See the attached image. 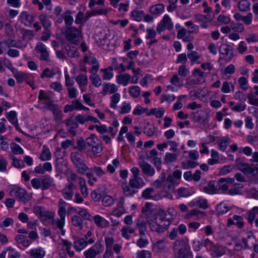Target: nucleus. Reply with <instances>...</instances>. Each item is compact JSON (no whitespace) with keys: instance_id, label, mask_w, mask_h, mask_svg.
I'll return each instance as SVG.
<instances>
[{"instance_id":"obj_4","label":"nucleus","mask_w":258,"mask_h":258,"mask_svg":"<svg viewBox=\"0 0 258 258\" xmlns=\"http://www.w3.org/2000/svg\"><path fill=\"white\" fill-rule=\"evenodd\" d=\"M106 250L103 254L104 258L109 257L113 254V251L119 254L122 248L120 244L114 243L115 240L112 236H106L104 237Z\"/></svg>"},{"instance_id":"obj_11","label":"nucleus","mask_w":258,"mask_h":258,"mask_svg":"<svg viewBox=\"0 0 258 258\" xmlns=\"http://www.w3.org/2000/svg\"><path fill=\"white\" fill-rule=\"evenodd\" d=\"M103 251V246L100 242H97L93 246L85 251L84 255L86 258H94Z\"/></svg>"},{"instance_id":"obj_1","label":"nucleus","mask_w":258,"mask_h":258,"mask_svg":"<svg viewBox=\"0 0 258 258\" xmlns=\"http://www.w3.org/2000/svg\"><path fill=\"white\" fill-rule=\"evenodd\" d=\"M170 220L166 218V213L164 211H160L156 218L150 222V229L157 233H163L168 229Z\"/></svg>"},{"instance_id":"obj_32","label":"nucleus","mask_w":258,"mask_h":258,"mask_svg":"<svg viewBox=\"0 0 258 258\" xmlns=\"http://www.w3.org/2000/svg\"><path fill=\"white\" fill-rule=\"evenodd\" d=\"M29 254L33 258H43L45 256V252L42 247H39L31 249Z\"/></svg>"},{"instance_id":"obj_53","label":"nucleus","mask_w":258,"mask_h":258,"mask_svg":"<svg viewBox=\"0 0 258 258\" xmlns=\"http://www.w3.org/2000/svg\"><path fill=\"white\" fill-rule=\"evenodd\" d=\"M120 111L119 113L120 114H127L129 113L132 109V106L131 103L124 101L122 103L121 106L120 107Z\"/></svg>"},{"instance_id":"obj_45","label":"nucleus","mask_w":258,"mask_h":258,"mask_svg":"<svg viewBox=\"0 0 258 258\" xmlns=\"http://www.w3.org/2000/svg\"><path fill=\"white\" fill-rule=\"evenodd\" d=\"M98 43L99 46L104 49L107 50L109 48L110 41L107 34H105L103 38L100 39Z\"/></svg>"},{"instance_id":"obj_62","label":"nucleus","mask_w":258,"mask_h":258,"mask_svg":"<svg viewBox=\"0 0 258 258\" xmlns=\"http://www.w3.org/2000/svg\"><path fill=\"white\" fill-rule=\"evenodd\" d=\"M55 75V73L53 70H51L49 68H45L40 75V78L43 79L44 78H51L53 77Z\"/></svg>"},{"instance_id":"obj_33","label":"nucleus","mask_w":258,"mask_h":258,"mask_svg":"<svg viewBox=\"0 0 258 258\" xmlns=\"http://www.w3.org/2000/svg\"><path fill=\"white\" fill-rule=\"evenodd\" d=\"M187 56L192 64L195 63L199 64L201 63V61L199 60L201 58V55H200L197 51H190L187 52Z\"/></svg>"},{"instance_id":"obj_17","label":"nucleus","mask_w":258,"mask_h":258,"mask_svg":"<svg viewBox=\"0 0 258 258\" xmlns=\"http://www.w3.org/2000/svg\"><path fill=\"white\" fill-rule=\"evenodd\" d=\"M201 190L206 194L214 195L218 192L216 181H210L208 184L202 187Z\"/></svg>"},{"instance_id":"obj_25","label":"nucleus","mask_w":258,"mask_h":258,"mask_svg":"<svg viewBox=\"0 0 258 258\" xmlns=\"http://www.w3.org/2000/svg\"><path fill=\"white\" fill-rule=\"evenodd\" d=\"M253 89L255 90L253 93L251 91L247 94L248 102L250 104L258 106V98H255L254 96H258V86H254Z\"/></svg>"},{"instance_id":"obj_50","label":"nucleus","mask_w":258,"mask_h":258,"mask_svg":"<svg viewBox=\"0 0 258 258\" xmlns=\"http://www.w3.org/2000/svg\"><path fill=\"white\" fill-rule=\"evenodd\" d=\"M12 73L14 74V77L19 83H22L27 78L26 75L22 72L19 71L17 69L14 70Z\"/></svg>"},{"instance_id":"obj_29","label":"nucleus","mask_w":258,"mask_h":258,"mask_svg":"<svg viewBox=\"0 0 258 258\" xmlns=\"http://www.w3.org/2000/svg\"><path fill=\"white\" fill-rule=\"evenodd\" d=\"M145 16V12L143 10L135 9L131 14L132 20L137 22H141Z\"/></svg>"},{"instance_id":"obj_44","label":"nucleus","mask_w":258,"mask_h":258,"mask_svg":"<svg viewBox=\"0 0 258 258\" xmlns=\"http://www.w3.org/2000/svg\"><path fill=\"white\" fill-rule=\"evenodd\" d=\"M120 99V95L118 93H114L110 97V107L113 109L117 108V104Z\"/></svg>"},{"instance_id":"obj_38","label":"nucleus","mask_w":258,"mask_h":258,"mask_svg":"<svg viewBox=\"0 0 258 258\" xmlns=\"http://www.w3.org/2000/svg\"><path fill=\"white\" fill-rule=\"evenodd\" d=\"M241 12H247L250 10V3L248 0H239L237 5Z\"/></svg>"},{"instance_id":"obj_13","label":"nucleus","mask_w":258,"mask_h":258,"mask_svg":"<svg viewBox=\"0 0 258 258\" xmlns=\"http://www.w3.org/2000/svg\"><path fill=\"white\" fill-rule=\"evenodd\" d=\"M234 182V178L226 177L221 178L218 181H216L217 188L218 192L220 190L223 191H228L229 187Z\"/></svg>"},{"instance_id":"obj_6","label":"nucleus","mask_w":258,"mask_h":258,"mask_svg":"<svg viewBox=\"0 0 258 258\" xmlns=\"http://www.w3.org/2000/svg\"><path fill=\"white\" fill-rule=\"evenodd\" d=\"M235 164L237 168L248 177H252L258 174V168L253 164L244 162L240 159H236Z\"/></svg>"},{"instance_id":"obj_9","label":"nucleus","mask_w":258,"mask_h":258,"mask_svg":"<svg viewBox=\"0 0 258 258\" xmlns=\"http://www.w3.org/2000/svg\"><path fill=\"white\" fill-rule=\"evenodd\" d=\"M52 95L51 92H46L41 90L39 91L38 96V100L42 101L45 105V107L49 108L51 106L53 105V101L52 100Z\"/></svg>"},{"instance_id":"obj_37","label":"nucleus","mask_w":258,"mask_h":258,"mask_svg":"<svg viewBox=\"0 0 258 258\" xmlns=\"http://www.w3.org/2000/svg\"><path fill=\"white\" fill-rule=\"evenodd\" d=\"M232 207L227 203L222 202L220 203L217 207V211L219 214H224L229 211Z\"/></svg>"},{"instance_id":"obj_59","label":"nucleus","mask_w":258,"mask_h":258,"mask_svg":"<svg viewBox=\"0 0 258 258\" xmlns=\"http://www.w3.org/2000/svg\"><path fill=\"white\" fill-rule=\"evenodd\" d=\"M112 164H108L107 166V170L109 173L113 174L115 171V168L119 165V162L117 159H114L112 162Z\"/></svg>"},{"instance_id":"obj_51","label":"nucleus","mask_w":258,"mask_h":258,"mask_svg":"<svg viewBox=\"0 0 258 258\" xmlns=\"http://www.w3.org/2000/svg\"><path fill=\"white\" fill-rule=\"evenodd\" d=\"M43 150L40 156V159L42 161L50 160L51 158V154L48 148L45 146H43Z\"/></svg>"},{"instance_id":"obj_2","label":"nucleus","mask_w":258,"mask_h":258,"mask_svg":"<svg viewBox=\"0 0 258 258\" xmlns=\"http://www.w3.org/2000/svg\"><path fill=\"white\" fill-rule=\"evenodd\" d=\"M175 258H192L189 253V247L183 239L177 240L173 245Z\"/></svg>"},{"instance_id":"obj_34","label":"nucleus","mask_w":258,"mask_h":258,"mask_svg":"<svg viewBox=\"0 0 258 258\" xmlns=\"http://www.w3.org/2000/svg\"><path fill=\"white\" fill-rule=\"evenodd\" d=\"M90 79L92 84L96 87H99L102 84V81L99 76L97 74V72L91 71Z\"/></svg>"},{"instance_id":"obj_39","label":"nucleus","mask_w":258,"mask_h":258,"mask_svg":"<svg viewBox=\"0 0 258 258\" xmlns=\"http://www.w3.org/2000/svg\"><path fill=\"white\" fill-rule=\"evenodd\" d=\"M178 154V153L174 152V153H171L170 152L166 153L164 158V163L165 164H169L175 162L177 159Z\"/></svg>"},{"instance_id":"obj_60","label":"nucleus","mask_w":258,"mask_h":258,"mask_svg":"<svg viewBox=\"0 0 258 258\" xmlns=\"http://www.w3.org/2000/svg\"><path fill=\"white\" fill-rule=\"evenodd\" d=\"M22 33L23 39L27 41L32 40L35 36L33 31L30 30H23Z\"/></svg>"},{"instance_id":"obj_54","label":"nucleus","mask_w":258,"mask_h":258,"mask_svg":"<svg viewBox=\"0 0 258 258\" xmlns=\"http://www.w3.org/2000/svg\"><path fill=\"white\" fill-rule=\"evenodd\" d=\"M39 20L40 22L45 29H48L49 27H50L51 25V21L48 19L46 17V16L43 14H41L39 16Z\"/></svg>"},{"instance_id":"obj_3","label":"nucleus","mask_w":258,"mask_h":258,"mask_svg":"<svg viewBox=\"0 0 258 258\" xmlns=\"http://www.w3.org/2000/svg\"><path fill=\"white\" fill-rule=\"evenodd\" d=\"M97 138L95 135L92 134L85 142L82 140V150L91 152L94 155L100 153L102 150L101 144L97 143Z\"/></svg>"},{"instance_id":"obj_46","label":"nucleus","mask_w":258,"mask_h":258,"mask_svg":"<svg viewBox=\"0 0 258 258\" xmlns=\"http://www.w3.org/2000/svg\"><path fill=\"white\" fill-rule=\"evenodd\" d=\"M161 22L168 30H171L173 29V23L171 18L168 15H165Z\"/></svg>"},{"instance_id":"obj_43","label":"nucleus","mask_w":258,"mask_h":258,"mask_svg":"<svg viewBox=\"0 0 258 258\" xmlns=\"http://www.w3.org/2000/svg\"><path fill=\"white\" fill-rule=\"evenodd\" d=\"M48 109L53 112L54 115L56 117L55 119L57 121L62 120V114L61 110L58 109L57 105L54 104Z\"/></svg>"},{"instance_id":"obj_20","label":"nucleus","mask_w":258,"mask_h":258,"mask_svg":"<svg viewBox=\"0 0 258 258\" xmlns=\"http://www.w3.org/2000/svg\"><path fill=\"white\" fill-rule=\"evenodd\" d=\"M232 225H235L239 228H242L244 225L243 218L240 216L234 215L232 219L229 218L227 220V226H230Z\"/></svg>"},{"instance_id":"obj_21","label":"nucleus","mask_w":258,"mask_h":258,"mask_svg":"<svg viewBox=\"0 0 258 258\" xmlns=\"http://www.w3.org/2000/svg\"><path fill=\"white\" fill-rule=\"evenodd\" d=\"M81 152L75 151L71 153V157L72 161L76 167L78 172H81Z\"/></svg>"},{"instance_id":"obj_61","label":"nucleus","mask_w":258,"mask_h":258,"mask_svg":"<svg viewBox=\"0 0 258 258\" xmlns=\"http://www.w3.org/2000/svg\"><path fill=\"white\" fill-rule=\"evenodd\" d=\"M181 165L184 169H188L195 168L198 165V163L196 161L190 159L185 162H182Z\"/></svg>"},{"instance_id":"obj_35","label":"nucleus","mask_w":258,"mask_h":258,"mask_svg":"<svg viewBox=\"0 0 258 258\" xmlns=\"http://www.w3.org/2000/svg\"><path fill=\"white\" fill-rule=\"evenodd\" d=\"M113 68L112 66H109L107 68L101 69L100 71L103 73L102 78L104 80H110L113 78Z\"/></svg>"},{"instance_id":"obj_19","label":"nucleus","mask_w":258,"mask_h":258,"mask_svg":"<svg viewBox=\"0 0 258 258\" xmlns=\"http://www.w3.org/2000/svg\"><path fill=\"white\" fill-rule=\"evenodd\" d=\"M19 17L21 22L26 26H31L34 21V17L25 11L22 12Z\"/></svg>"},{"instance_id":"obj_48","label":"nucleus","mask_w":258,"mask_h":258,"mask_svg":"<svg viewBox=\"0 0 258 258\" xmlns=\"http://www.w3.org/2000/svg\"><path fill=\"white\" fill-rule=\"evenodd\" d=\"M52 179L49 176H44L41 179L42 189L43 190L48 188L52 184Z\"/></svg>"},{"instance_id":"obj_30","label":"nucleus","mask_w":258,"mask_h":258,"mask_svg":"<svg viewBox=\"0 0 258 258\" xmlns=\"http://www.w3.org/2000/svg\"><path fill=\"white\" fill-rule=\"evenodd\" d=\"M94 221L96 225L100 228L107 227L109 225L108 221L98 215H96L94 217Z\"/></svg>"},{"instance_id":"obj_56","label":"nucleus","mask_w":258,"mask_h":258,"mask_svg":"<svg viewBox=\"0 0 258 258\" xmlns=\"http://www.w3.org/2000/svg\"><path fill=\"white\" fill-rule=\"evenodd\" d=\"M214 253L215 256L219 257L225 253V248L220 245H215V247L212 250Z\"/></svg>"},{"instance_id":"obj_31","label":"nucleus","mask_w":258,"mask_h":258,"mask_svg":"<svg viewBox=\"0 0 258 258\" xmlns=\"http://www.w3.org/2000/svg\"><path fill=\"white\" fill-rule=\"evenodd\" d=\"M130 185L135 189L139 188L145 185V183L141 177H133L129 180Z\"/></svg>"},{"instance_id":"obj_15","label":"nucleus","mask_w":258,"mask_h":258,"mask_svg":"<svg viewBox=\"0 0 258 258\" xmlns=\"http://www.w3.org/2000/svg\"><path fill=\"white\" fill-rule=\"evenodd\" d=\"M139 166L141 168L142 172L148 176H153L155 174L154 168L151 164L144 161H139Z\"/></svg>"},{"instance_id":"obj_55","label":"nucleus","mask_w":258,"mask_h":258,"mask_svg":"<svg viewBox=\"0 0 258 258\" xmlns=\"http://www.w3.org/2000/svg\"><path fill=\"white\" fill-rule=\"evenodd\" d=\"M233 185V187L230 188L228 190V194L230 195H235L239 193V190L243 187V185L240 183H235L231 185Z\"/></svg>"},{"instance_id":"obj_23","label":"nucleus","mask_w":258,"mask_h":258,"mask_svg":"<svg viewBox=\"0 0 258 258\" xmlns=\"http://www.w3.org/2000/svg\"><path fill=\"white\" fill-rule=\"evenodd\" d=\"M35 50L41 54L40 59L42 60H47L49 56V54L45 47L44 44L42 43L39 42L36 47Z\"/></svg>"},{"instance_id":"obj_7","label":"nucleus","mask_w":258,"mask_h":258,"mask_svg":"<svg viewBox=\"0 0 258 258\" xmlns=\"http://www.w3.org/2000/svg\"><path fill=\"white\" fill-rule=\"evenodd\" d=\"M220 56L218 61L223 60L225 62H230L235 56V50L230 44L227 43L222 44L219 49Z\"/></svg>"},{"instance_id":"obj_10","label":"nucleus","mask_w":258,"mask_h":258,"mask_svg":"<svg viewBox=\"0 0 258 258\" xmlns=\"http://www.w3.org/2000/svg\"><path fill=\"white\" fill-rule=\"evenodd\" d=\"M10 195L18 198L20 201L26 203L29 199V195L26 191L20 187H16L10 191Z\"/></svg>"},{"instance_id":"obj_18","label":"nucleus","mask_w":258,"mask_h":258,"mask_svg":"<svg viewBox=\"0 0 258 258\" xmlns=\"http://www.w3.org/2000/svg\"><path fill=\"white\" fill-rule=\"evenodd\" d=\"M95 239L93 236V233L91 230H88L82 238V249L85 248L88 244H91L95 242Z\"/></svg>"},{"instance_id":"obj_27","label":"nucleus","mask_w":258,"mask_h":258,"mask_svg":"<svg viewBox=\"0 0 258 258\" xmlns=\"http://www.w3.org/2000/svg\"><path fill=\"white\" fill-rule=\"evenodd\" d=\"M166 242L164 240H160L154 243L152 246V249L157 253H161L165 251Z\"/></svg>"},{"instance_id":"obj_12","label":"nucleus","mask_w":258,"mask_h":258,"mask_svg":"<svg viewBox=\"0 0 258 258\" xmlns=\"http://www.w3.org/2000/svg\"><path fill=\"white\" fill-rule=\"evenodd\" d=\"M242 241L243 244H244V248L245 249H249L253 246V250L258 253V244H255V237L252 233H249L246 238H242Z\"/></svg>"},{"instance_id":"obj_40","label":"nucleus","mask_w":258,"mask_h":258,"mask_svg":"<svg viewBox=\"0 0 258 258\" xmlns=\"http://www.w3.org/2000/svg\"><path fill=\"white\" fill-rule=\"evenodd\" d=\"M165 112V109L163 107L152 108L147 113V115H155L157 118H160L163 116Z\"/></svg>"},{"instance_id":"obj_5","label":"nucleus","mask_w":258,"mask_h":258,"mask_svg":"<svg viewBox=\"0 0 258 258\" xmlns=\"http://www.w3.org/2000/svg\"><path fill=\"white\" fill-rule=\"evenodd\" d=\"M33 211L42 222L50 225L54 224V212L46 210L44 207L38 206H35L33 208Z\"/></svg>"},{"instance_id":"obj_14","label":"nucleus","mask_w":258,"mask_h":258,"mask_svg":"<svg viewBox=\"0 0 258 258\" xmlns=\"http://www.w3.org/2000/svg\"><path fill=\"white\" fill-rule=\"evenodd\" d=\"M84 62L85 63L92 65L90 72H98L99 69V63L97 59L91 53L84 56Z\"/></svg>"},{"instance_id":"obj_63","label":"nucleus","mask_w":258,"mask_h":258,"mask_svg":"<svg viewBox=\"0 0 258 258\" xmlns=\"http://www.w3.org/2000/svg\"><path fill=\"white\" fill-rule=\"evenodd\" d=\"M231 88L234 90V86L231 82L225 81L222 84L221 91L225 93H229L231 91Z\"/></svg>"},{"instance_id":"obj_24","label":"nucleus","mask_w":258,"mask_h":258,"mask_svg":"<svg viewBox=\"0 0 258 258\" xmlns=\"http://www.w3.org/2000/svg\"><path fill=\"white\" fill-rule=\"evenodd\" d=\"M131 80V76L128 73H124L116 76V81L119 85L126 86Z\"/></svg>"},{"instance_id":"obj_8","label":"nucleus","mask_w":258,"mask_h":258,"mask_svg":"<svg viewBox=\"0 0 258 258\" xmlns=\"http://www.w3.org/2000/svg\"><path fill=\"white\" fill-rule=\"evenodd\" d=\"M61 31L67 40L75 44H79L81 37V32L79 30L72 27L69 28H63Z\"/></svg>"},{"instance_id":"obj_49","label":"nucleus","mask_w":258,"mask_h":258,"mask_svg":"<svg viewBox=\"0 0 258 258\" xmlns=\"http://www.w3.org/2000/svg\"><path fill=\"white\" fill-rule=\"evenodd\" d=\"M136 226L139 231V234L141 236H145L146 234V223L144 221H141L140 219H138L136 221Z\"/></svg>"},{"instance_id":"obj_64","label":"nucleus","mask_w":258,"mask_h":258,"mask_svg":"<svg viewBox=\"0 0 258 258\" xmlns=\"http://www.w3.org/2000/svg\"><path fill=\"white\" fill-rule=\"evenodd\" d=\"M154 192V189L152 187L147 188L145 189L142 194V197L146 200L148 199H153V197L152 194Z\"/></svg>"},{"instance_id":"obj_57","label":"nucleus","mask_w":258,"mask_h":258,"mask_svg":"<svg viewBox=\"0 0 258 258\" xmlns=\"http://www.w3.org/2000/svg\"><path fill=\"white\" fill-rule=\"evenodd\" d=\"M185 26L189 27V33H198L199 31V27L195 25L191 21H187L185 23Z\"/></svg>"},{"instance_id":"obj_16","label":"nucleus","mask_w":258,"mask_h":258,"mask_svg":"<svg viewBox=\"0 0 258 258\" xmlns=\"http://www.w3.org/2000/svg\"><path fill=\"white\" fill-rule=\"evenodd\" d=\"M174 178L171 175H169L167 178L164 179L163 183V190L168 194H171L174 191Z\"/></svg>"},{"instance_id":"obj_36","label":"nucleus","mask_w":258,"mask_h":258,"mask_svg":"<svg viewBox=\"0 0 258 258\" xmlns=\"http://www.w3.org/2000/svg\"><path fill=\"white\" fill-rule=\"evenodd\" d=\"M164 8L163 4H157L150 7V12L153 15H157L161 14L164 11Z\"/></svg>"},{"instance_id":"obj_41","label":"nucleus","mask_w":258,"mask_h":258,"mask_svg":"<svg viewBox=\"0 0 258 258\" xmlns=\"http://www.w3.org/2000/svg\"><path fill=\"white\" fill-rule=\"evenodd\" d=\"M6 117L8 120L11 122L17 130H18L19 126L16 112L15 111H11L8 113Z\"/></svg>"},{"instance_id":"obj_42","label":"nucleus","mask_w":258,"mask_h":258,"mask_svg":"<svg viewBox=\"0 0 258 258\" xmlns=\"http://www.w3.org/2000/svg\"><path fill=\"white\" fill-rule=\"evenodd\" d=\"M128 93L134 98L139 97L141 94V89L138 86H132L128 87Z\"/></svg>"},{"instance_id":"obj_52","label":"nucleus","mask_w":258,"mask_h":258,"mask_svg":"<svg viewBox=\"0 0 258 258\" xmlns=\"http://www.w3.org/2000/svg\"><path fill=\"white\" fill-rule=\"evenodd\" d=\"M219 159L218 152L214 149L211 150V158L208 159V164L214 165L218 163Z\"/></svg>"},{"instance_id":"obj_26","label":"nucleus","mask_w":258,"mask_h":258,"mask_svg":"<svg viewBox=\"0 0 258 258\" xmlns=\"http://www.w3.org/2000/svg\"><path fill=\"white\" fill-rule=\"evenodd\" d=\"M122 188L123 194L126 197H132L138 191L135 187L130 185V183H123L122 184Z\"/></svg>"},{"instance_id":"obj_47","label":"nucleus","mask_w":258,"mask_h":258,"mask_svg":"<svg viewBox=\"0 0 258 258\" xmlns=\"http://www.w3.org/2000/svg\"><path fill=\"white\" fill-rule=\"evenodd\" d=\"M73 185V184L71 183L63 190H62V192L65 199L67 200H70L72 198L73 195V192L72 191Z\"/></svg>"},{"instance_id":"obj_28","label":"nucleus","mask_w":258,"mask_h":258,"mask_svg":"<svg viewBox=\"0 0 258 258\" xmlns=\"http://www.w3.org/2000/svg\"><path fill=\"white\" fill-rule=\"evenodd\" d=\"M67 126H71L75 128L78 126V123H81V115H78L76 116H72L64 121Z\"/></svg>"},{"instance_id":"obj_58","label":"nucleus","mask_w":258,"mask_h":258,"mask_svg":"<svg viewBox=\"0 0 258 258\" xmlns=\"http://www.w3.org/2000/svg\"><path fill=\"white\" fill-rule=\"evenodd\" d=\"M230 142V139L229 138H223L219 142H217L219 146V149L224 151L227 148Z\"/></svg>"},{"instance_id":"obj_22","label":"nucleus","mask_w":258,"mask_h":258,"mask_svg":"<svg viewBox=\"0 0 258 258\" xmlns=\"http://www.w3.org/2000/svg\"><path fill=\"white\" fill-rule=\"evenodd\" d=\"M118 90V87L114 84L110 83H106L103 85V89L101 92V94L103 96H105L108 92L110 94H114Z\"/></svg>"}]
</instances>
